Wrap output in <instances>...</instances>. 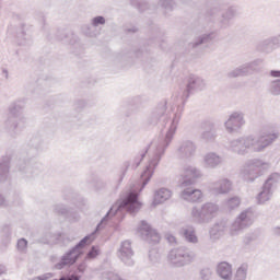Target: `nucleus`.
Masks as SVG:
<instances>
[{"mask_svg": "<svg viewBox=\"0 0 280 280\" xmlns=\"http://www.w3.org/2000/svg\"><path fill=\"white\" fill-rule=\"evenodd\" d=\"M174 135L176 131H166L165 137L158 139L153 142L154 151L149 156L148 165L140 175L139 182L132 184L126 196L118 200L107 213L102 218L96 229L91 234L84 236L80 243H77L73 247L68 249L61 257L60 260L55 265L56 270H65V268H71L74 264H78V259L84 255V248L89 244H93L95 241V233L102 231L109 220H113L119 211H128V213H137L141 209V202L139 201V192L145 189V186L150 183L152 176H154V171L159 167L161 159L165 156L167 148L174 141Z\"/></svg>", "mask_w": 280, "mask_h": 280, "instance_id": "f257e3e1", "label": "nucleus"}, {"mask_svg": "<svg viewBox=\"0 0 280 280\" xmlns=\"http://www.w3.org/2000/svg\"><path fill=\"white\" fill-rule=\"evenodd\" d=\"M277 139H279V132L264 129L260 133H250L230 140L228 150L238 156H246L249 152H264Z\"/></svg>", "mask_w": 280, "mask_h": 280, "instance_id": "f03ea898", "label": "nucleus"}, {"mask_svg": "<svg viewBox=\"0 0 280 280\" xmlns=\"http://www.w3.org/2000/svg\"><path fill=\"white\" fill-rule=\"evenodd\" d=\"M25 108V98L15 101L9 106V117L4 121V130L11 137H16L27 126V119L23 116Z\"/></svg>", "mask_w": 280, "mask_h": 280, "instance_id": "7ed1b4c3", "label": "nucleus"}, {"mask_svg": "<svg viewBox=\"0 0 280 280\" xmlns=\"http://www.w3.org/2000/svg\"><path fill=\"white\" fill-rule=\"evenodd\" d=\"M270 170V163L261 159H250L241 168V176L246 183H255Z\"/></svg>", "mask_w": 280, "mask_h": 280, "instance_id": "20e7f679", "label": "nucleus"}, {"mask_svg": "<svg viewBox=\"0 0 280 280\" xmlns=\"http://www.w3.org/2000/svg\"><path fill=\"white\" fill-rule=\"evenodd\" d=\"M218 205L213 202L203 203L200 208L192 207L190 215L196 224H209L219 211Z\"/></svg>", "mask_w": 280, "mask_h": 280, "instance_id": "39448f33", "label": "nucleus"}, {"mask_svg": "<svg viewBox=\"0 0 280 280\" xmlns=\"http://www.w3.org/2000/svg\"><path fill=\"white\" fill-rule=\"evenodd\" d=\"M168 261L175 268H183V266H189L196 258V254L187 247H177L171 249L168 253Z\"/></svg>", "mask_w": 280, "mask_h": 280, "instance_id": "423d86ee", "label": "nucleus"}, {"mask_svg": "<svg viewBox=\"0 0 280 280\" xmlns=\"http://www.w3.org/2000/svg\"><path fill=\"white\" fill-rule=\"evenodd\" d=\"M280 182L279 173H271L268 178L265 180L260 192L257 195L256 200L257 205H266L270 198H272V194H275V187Z\"/></svg>", "mask_w": 280, "mask_h": 280, "instance_id": "0eeeda50", "label": "nucleus"}, {"mask_svg": "<svg viewBox=\"0 0 280 280\" xmlns=\"http://www.w3.org/2000/svg\"><path fill=\"white\" fill-rule=\"evenodd\" d=\"M170 119V110H167V100L160 101L150 112L147 122L149 126H159L161 121L165 124Z\"/></svg>", "mask_w": 280, "mask_h": 280, "instance_id": "6e6552de", "label": "nucleus"}, {"mask_svg": "<svg viewBox=\"0 0 280 280\" xmlns=\"http://www.w3.org/2000/svg\"><path fill=\"white\" fill-rule=\"evenodd\" d=\"M255 222V210L253 208H247L242 211L234 222L231 225L232 233H237V231H244V229H248V226H253Z\"/></svg>", "mask_w": 280, "mask_h": 280, "instance_id": "1a4fd4ad", "label": "nucleus"}, {"mask_svg": "<svg viewBox=\"0 0 280 280\" xmlns=\"http://www.w3.org/2000/svg\"><path fill=\"white\" fill-rule=\"evenodd\" d=\"M207 83L205 79L200 78L196 74H189L186 78V92L184 93V97L188 100L191 93H198V91H205Z\"/></svg>", "mask_w": 280, "mask_h": 280, "instance_id": "9d476101", "label": "nucleus"}, {"mask_svg": "<svg viewBox=\"0 0 280 280\" xmlns=\"http://www.w3.org/2000/svg\"><path fill=\"white\" fill-rule=\"evenodd\" d=\"M138 233L141 240H144L148 244H159L161 242V234L156 230H153L147 221H141Z\"/></svg>", "mask_w": 280, "mask_h": 280, "instance_id": "9b49d317", "label": "nucleus"}, {"mask_svg": "<svg viewBox=\"0 0 280 280\" xmlns=\"http://www.w3.org/2000/svg\"><path fill=\"white\" fill-rule=\"evenodd\" d=\"M196 152H198V147L191 140H183L177 147V155L186 161L194 159Z\"/></svg>", "mask_w": 280, "mask_h": 280, "instance_id": "f8f14e48", "label": "nucleus"}, {"mask_svg": "<svg viewBox=\"0 0 280 280\" xmlns=\"http://www.w3.org/2000/svg\"><path fill=\"white\" fill-rule=\"evenodd\" d=\"M118 257L125 266H135V252L132 250V244L130 241H124L118 249Z\"/></svg>", "mask_w": 280, "mask_h": 280, "instance_id": "ddd939ff", "label": "nucleus"}, {"mask_svg": "<svg viewBox=\"0 0 280 280\" xmlns=\"http://www.w3.org/2000/svg\"><path fill=\"white\" fill-rule=\"evenodd\" d=\"M52 212L57 215H62V218H66L69 222H78V220H80V213L62 202L55 203L52 206Z\"/></svg>", "mask_w": 280, "mask_h": 280, "instance_id": "4468645a", "label": "nucleus"}, {"mask_svg": "<svg viewBox=\"0 0 280 280\" xmlns=\"http://www.w3.org/2000/svg\"><path fill=\"white\" fill-rule=\"evenodd\" d=\"M246 121L244 120V113L234 112L230 115L228 121L224 122L225 129L228 132L233 133L237 132Z\"/></svg>", "mask_w": 280, "mask_h": 280, "instance_id": "2eb2a0df", "label": "nucleus"}, {"mask_svg": "<svg viewBox=\"0 0 280 280\" xmlns=\"http://www.w3.org/2000/svg\"><path fill=\"white\" fill-rule=\"evenodd\" d=\"M209 189L213 196H224L233 189V183L229 178H221L210 184Z\"/></svg>", "mask_w": 280, "mask_h": 280, "instance_id": "dca6fc26", "label": "nucleus"}, {"mask_svg": "<svg viewBox=\"0 0 280 280\" xmlns=\"http://www.w3.org/2000/svg\"><path fill=\"white\" fill-rule=\"evenodd\" d=\"M18 172H20L22 178H36L40 174V170L37 165H31L25 161H20L18 163Z\"/></svg>", "mask_w": 280, "mask_h": 280, "instance_id": "f3484780", "label": "nucleus"}, {"mask_svg": "<svg viewBox=\"0 0 280 280\" xmlns=\"http://www.w3.org/2000/svg\"><path fill=\"white\" fill-rule=\"evenodd\" d=\"M202 176V172L198 170L196 166H186L184 168V182L182 183V187H189V185H194L196 183V178H200Z\"/></svg>", "mask_w": 280, "mask_h": 280, "instance_id": "a211bd4d", "label": "nucleus"}, {"mask_svg": "<svg viewBox=\"0 0 280 280\" xmlns=\"http://www.w3.org/2000/svg\"><path fill=\"white\" fill-rule=\"evenodd\" d=\"M222 163L224 159L215 152H208L203 156V165L207 170H218Z\"/></svg>", "mask_w": 280, "mask_h": 280, "instance_id": "6ab92c4d", "label": "nucleus"}, {"mask_svg": "<svg viewBox=\"0 0 280 280\" xmlns=\"http://www.w3.org/2000/svg\"><path fill=\"white\" fill-rule=\"evenodd\" d=\"M179 235H182V237H184V240L188 244H198V234H196V226L191 224H187L180 228Z\"/></svg>", "mask_w": 280, "mask_h": 280, "instance_id": "aec40b11", "label": "nucleus"}, {"mask_svg": "<svg viewBox=\"0 0 280 280\" xmlns=\"http://www.w3.org/2000/svg\"><path fill=\"white\" fill-rule=\"evenodd\" d=\"M217 275L222 280H233V265L226 261H221L215 268Z\"/></svg>", "mask_w": 280, "mask_h": 280, "instance_id": "412c9836", "label": "nucleus"}, {"mask_svg": "<svg viewBox=\"0 0 280 280\" xmlns=\"http://www.w3.org/2000/svg\"><path fill=\"white\" fill-rule=\"evenodd\" d=\"M180 199L186 200V202H200L202 200V190L186 188L180 192Z\"/></svg>", "mask_w": 280, "mask_h": 280, "instance_id": "4be33fe9", "label": "nucleus"}, {"mask_svg": "<svg viewBox=\"0 0 280 280\" xmlns=\"http://www.w3.org/2000/svg\"><path fill=\"white\" fill-rule=\"evenodd\" d=\"M66 242H71L66 233L46 232L43 238L44 244H65Z\"/></svg>", "mask_w": 280, "mask_h": 280, "instance_id": "5701e85b", "label": "nucleus"}, {"mask_svg": "<svg viewBox=\"0 0 280 280\" xmlns=\"http://www.w3.org/2000/svg\"><path fill=\"white\" fill-rule=\"evenodd\" d=\"M275 49H279L277 40L275 36L268 37L257 45V51H261L262 54H272Z\"/></svg>", "mask_w": 280, "mask_h": 280, "instance_id": "b1692460", "label": "nucleus"}, {"mask_svg": "<svg viewBox=\"0 0 280 280\" xmlns=\"http://www.w3.org/2000/svg\"><path fill=\"white\" fill-rule=\"evenodd\" d=\"M63 200L66 202H70V205H74V207H78L79 209H82V207H86V199L80 195H78L74 191H68L63 195Z\"/></svg>", "mask_w": 280, "mask_h": 280, "instance_id": "393cba45", "label": "nucleus"}, {"mask_svg": "<svg viewBox=\"0 0 280 280\" xmlns=\"http://www.w3.org/2000/svg\"><path fill=\"white\" fill-rule=\"evenodd\" d=\"M150 98L145 94L136 95L127 98V105L133 108L135 110H139V108H143L144 104H148Z\"/></svg>", "mask_w": 280, "mask_h": 280, "instance_id": "a878e982", "label": "nucleus"}, {"mask_svg": "<svg viewBox=\"0 0 280 280\" xmlns=\"http://www.w3.org/2000/svg\"><path fill=\"white\" fill-rule=\"evenodd\" d=\"M235 14H237V10L233 7L229 8L224 13H222V18L220 21L221 30H226L231 27V21L235 19Z\"/></svg>", "mask_w": 280, "mask_h": 280, "instance_id": "bb28decb", "label": "nucleus"}, {"mask_svg": "<svg viewBox=\"0 0 280 280\" xmlns=\"http://www.w3.org/2000/svg\"><path fill=\"white\" fill-rule=\"evenodd\" d=\"M32 43V35L25 31V25H22L18 33V45H20V47H30Z\"/></svg>", "mask_w": 280, "mask_h": 280, "instance_id": "cd10ccee", "label": "nucleus"}, {"mask_svg": "<svg viewBox=\"0 0 280 280\" xmlns=\"http://www.w3.org/2000/svg\"><path fill=\"white\" fill-rule=\"evenodd\" d=\"M172 198V190L167 188H160L154 192L153 205H162Z\"/></svg>", "mask_w": 280, "mask_h": 280, "instance_id": "c85d7f7f", "label": "nucleus"}, {"mask_svg": "<svg viewBox=\"0 0 280 280\" xmlns=\"http://www.w3.org/2000/svg\"><path fill=\"white\" fill-rule=\"evenodd\" d=\"M10 176V158L3 156L0 160V183H5Z\"/></svg>", "mask_w": 280, "mask_h": 280, "instance_id": "c756f323", "label": "nucleus"}, {"mask_svg": "<svg viewBox=\"0 0 280 280\" xmlns=\"http://www.w3.org/2000/svg\"><path fill=\"white\" fill-rule=\"evenodd\" d=\"M225 229L224 223H215L209 231L211 240H220L224 235Z\"/></svg>", "mask_w": 280, "mask_h": 280, "instance_id": "7c9ffc66", "label": "nucleus"}, {"mask_svg": "<svg viewBox=\"0 0 280 280\" xmlns=\"http://www.w3.org/2000/svg\"><path fill=\"white\" fill-rule=\"evenodd\" d=\"M58 40L67 45H75L78 43V35H74L71 31H62L61 35H58Z\"/></svg>", "mask_w": 280, "mask_h": 280, "instance_id": "2f4dec72", "label": "nucleus"}, {"mask_svg": "<svg viewBox=\"0 0 280 280\" xmlns=\"http://www.w3.org/2000/svg\"><path fill=\"white\" fill-rule=\"evenodd\" d=\"M248 279V264H242L234 275L232 273V280H246Z\"/></svg>", "mask_w": 280, "mask_h": 280, "instance_id": "473e14b6", "label": "nucleus"}, {"mask_svg": "<svg viewBox=\"0 0 280 280\" xmlns=\"http://www.w3.org/2000/svg\"><path fill=\"white\" fill-rule=\"evenodd\" d=\"M88 183H92L95 191H103V189L108 187V183L106 180L95 176H90Z\"/></svg>", "mask_w": 280, "mask_h": 280, "instance_id": "72a5a7b5", "label": "nucleus"}, {"mask_svg": "<svg viewBox=\"0 0 280 280\" xmlns=\"http://www.w3.org/2000/svg\"><path fill=\"white\" fill-rule=\"evenodd\" d=\"M209 128H210L209 130H206L201 133V139L206 143H213L218 135L215 133V130H213V124H210Z\"/></svg>", "mask_w": 280, "mask_h": 280, "instance_id": "f704fd0d", "label": "nucleus"}, {"mask_svg": "<svg viewBox=\"0 0 280 280\" xmlns=\"http://www.w3.org/2000/svg\"><path fill=\"white\" fill-rule=\"evenodd\" d=\"M215 38V33H208L199 36L194 43L192 47H198L200 45H207V43H211Z\"/></svg>", "mask_w": 280, "mask_h": 280, "instance_id": "c9c22d12", "label": "nucleus"}, {"mask_svg": "<svg viewBox=\"0 0 280 280\" xmlns=\"http://www.w3.org/2000/svg\"><path fill=\"white\" fill-rule=\"evenodd\" d=\"M243 65L245 67V70L247 71V75H249V73H253V71H258L259 70V67L261 65H264V60L256 59L254 61L246 62V63H243Z\"/></svg>", "mask_w": 280, "mask_h": 280, "instance_id": "e433bc0d", "label": "nucleus"}, {"mask_svg": "<svg viewBox=\"0 0 280 280\" xmlns=\"http://www.w3.org/2000/svg\"><path fill=\"white\" fill-rule=\"evenodd\" d=\"M245 75H248V72L246 71V67L244 65L233 69L228 73V78H244Z\"/></svg>", "mask_w": 280, "mask_h": 280, "instance_id": "4c0bfd02", "label": "nucleus"}, {"mask_svg": "<svg viewBox=\"0 0 280 280\" xmlns=\"http://www.w3.org/2000/svg\"><path fill=\"white\" fill-rule=\"evenodd\" d=\"M240 205H242V199H240V197H231L225 202V207H228L230 211H233V209H237Z\"/></svg>", "mask_w": 280, "mask_h": 280, "instance_id": "58836bf2", "label": "nucleus"}, {"mask_svg": "<svg viewBox=\"0 0 280 280\" xmlns=\"http://www.w3.org/2000/svg\"><path fill=\"white\" fill-rule=\"evenodd\" d=\"M213 279V269L205 267L199 271V280H211Z\"/></svg>", "mask_w": 280, "mask_h": 280, "instance_id": "ea45409f", "label": "nucleus"}, {"mask_svg": "<svg viewBox=\"0 0 280 280\" xmlns=\"http://www.w3.org/2000/svg\"><path fill=\"white\" fill-rule=\"evenodd\" d=\"M269 93L271 95H280V79L270 82Z\"/></svg>", "mask_w": 280, "mask_h": 280, "instance_id": "a19ab883", "label": "nucleus"}, {"mask_svg": "<svg viewBox=\"0 0 280 280\" xmlns=\"http://www.w3.org/2000/svg\"><path fill=\"white\" fill-rule=\"evenodd\" d=\"M44 143L45 141H43V138L40 137H33L30 140V145H32V148H34L35 150H42Z\"/></svg>", "mask_w": 280, "mask_h": 280, "instance_id": "79ce46f5", "label": "nucleus"}, {"mask_svg": "<svg viewBox=\"0 0 280 280\" xmlns=\"http://www.w3.org/2000/svg\"><path fill=\"white\" fill-rule=\"evenodd\" d=\"M27 244L28 242L25 238L18 240L16 248L22 255H25V253H27Z\"/></svg>", "mask_w": 280, "mask_h": 280, "instance_id": "37998d69", "label": "nucleus"}, {"mask_svg": "<svg viewBox=\"0 0 280 280\" xmlns=\"http://www.w3.org/2000/svg\"><path fill=\"white\" fill-rule=\"evenodd\" d=\"M91 25L92 27H100V25H106V18L97 15L92 19Z\"/></svg>", "mask_w": 280, "mask_h": 280, "instance_id": "c03bdc74", "label": "nucleus"}, {"mask_svg": "<svg viewBox=\"0 0 280 280\" xmlns=\"http://www.w3.org/2000/svg\"><path fill=\"white\" fill-rule=\"evenodd\" d=\"M148 154V148L143 149L138 156L135 158L133 160V165L135 167H139V165H141V161H143V159H145V155Z\"/></svg>", "mask_w": 280, "mask_h": 280, "instance_id": "a18cd8bd", "label": "nucleus"}, {"mask_svg": "<svg viewBox=\"0 0 280 280\" xmlns=\"http://www.w3.org/2000/svg\"><path fill=\"white\" fill-rule=\"evenodd\" d=\"M94 26H91L89 24L82 26V32L85 34V36H90V38H93L97 36V33H95V30H93Z\"/></svg>", "mask_w": 280, "mask_h": 280, "instance_id": "49530a36", "label": "nucleus"}, {"mask_svg": "<svg viewBox=\"0 0 280 280\" xmlns=\"http://www.w3.org/2000/svg\"><path fill=\"white\" fill-rule=\"evenodd\" d=\"M159 4L161 8H164V10H174L176 2H174V0H160Z\"/></svg>", "mask_w": 280, "mask_h": 280, "instance_id": "de8ad7c7", "label": "nucleus"}, {"mask_svg": "<svg viewBox=\"0 0 280 280\" xmlns=\"http://www.w3.org/2000/svg\"><path fill=\"white\" fill-rule=\"evenodd\" d=\"M97 255H100V248H97V246H92L85 256V261H88V259H95Z\"/></svg>", "mask_w": 280, "mask_h": 280, "instance_id": "09e8293b", "label": "nucleus"}, {"mask_svg": "<svg viewBox=\"0 0 280 280\" xmlns=\"http://www.w3.org/2000/svg\"><path fill=\"white\" fill-rule=\"evenodd\" d=\"M257 240V235L255 233H248L243 237V243L245 246H248L249 244H253Z\"/></svg>", "mask_w": 280, "mask_h": 280, "instance_id": "8fccbe9b", "label": "nucleus"}, {"mask_svg": "<svg viewBox=\"0 0 280 280\" xmlns=\"http://www.w3.org/2000/svg\"><path fill=\"white\" fill-rule=\"evenodd\" d=\"M130 3L133 5V8H137L139 12H143V10H145L147 4L141 0H130Z\"/></svg>", "mask_w": 280, "mask_h": 280, "instance_id": "3c124183", "label": "nucleus"}, {"mask_svg": "<svg viewBox=\"0 0 280 280\" xmlns=\"http://www.w3.org/2000/svg\"><path fill=\"white\" fill-rule=\"evenodd\" d=\"M128 167H130V162H125L124 167L120 171V176H119L118 183H121V180H124V177L126 176V173L128 172Z\"/></svg>", "mask_w": 280, "mask_h": 280, "instance_id": "603ef678", "label": "nucleus"}, {"mask_svg": "<svg viewBox=\"0 0 280 280\" xmlns=\"http://www.w3.org/2000/svg\"><path fill=\"white\" fill-rule=\"evenodd\" d=\"M3 231H4V240H2V244H4V246H8V244H10V228L4 226Z\"/></svg>", "mask_w": 280, "mask_h": 280, "instance_id": "864d4df0", "label": "nucleus"}, {"mask_svg": "<svg viewBox=\"0 0 280 280\" xmlns=\"http://www.w3.org/2000/svg\"><path fill=\"white\" fill-rule=\"evenodd\" d=\"M86 106V102L84 100H79L74 103L75 110H82Z\"/></svg>", "mask_w": 280, "mask_h": 280, "instance_id": "5fc2aeb1", "label": "nucleus"}, {"mask_svg": "<svg viewBox=\"0 0 280 280\" xmlns=\"http://www.w3.org/2000/svg\"><path fill=\"white\" fill-rule=\"evenodd\" d=\"M218 12V9H211L207 15H206V19L208 21H213V16H215V13Z\"/></svg>", "mask_w": 280, "mask_h": 280, "instance_id": "6e6d98bb", "label": "nucleus"}, {"mask_svg": "<svg viewBox=\"0 0 280 280\" xmlns=\"http://www.w3.org/2000/svg\"><path fill=\"white\" fill-rule=\"evenodd\" d=\"M0 75H1L2 78H4V80H9V79H10V72H8V69H5V68H2V69H1Z\"/></svg>", "mask_w": 280, "mask_h": 280, "instance_id": "4d7b16f0", "label": "nucleus"}, {"mask_svg": "<svg viewBox=\"0 0 280 280\" xmlns=\"http://www.w3.org/2000/svg\"><path fill=\"white\" fill-rule=\"evenodd\" d=\"M51 277H54V275H51V273H44L42 276H38L37 279L38 280H48V279H51Z\"/></svg>", "mask_w": 280, "mask_h": 280, "instance_id": "13d9d810", "label": "nucleus"}, {"mask_svg": "<svg viewBox=\"0 0 280 280\" xmlns=\"http://www.w3.org/2000/svg\"><path fill=\"white\" fill-rule=\"evenodd\" d=\"M1 207H8V200H5V197L0 194V209Z\"/></svg>", "mask_w": 280, "mask_h": 280, "instance_id": "bf43d9fd", "label": "nucleus"}, {"mask_svg": "<svg viewBox=\"0 0 280 280\" xmlns=\"http://www.w3.org/2000/svg\"><path fill=\"white\" fill-rule=\"evenodd\" d=\"M155 43H159L161 49H165V47L163 45H165V39L158 37L155 38Z\"/></svg>", "mask_w": 280, "mask_h": 280, "instance_id": "052dcab7", "label": "nucleus"}, {"mask_svg": "<svg viewBox=\"0 0 280 280\" xmlns=\"http://www.w3.org/2000/svg\"><path fill=\"white\" fill-rule=\"evenodd\" d=\"M270 75L271 78H280V70H271Z\"/></svg>", "mask_w": 280, "mask_h": 280, "instance_id": "680f3d73", "label": "nucleus"}, {"mask_svg": "<svg viewBox=\"0 0 280 280\" xmlns=\"http://www.w3.org/2000/svg\"><path fill=\"white\" fill-rule=\"evenodd\" d=\"M78 270L80 272H84L86 270V262H81L79 266H78Z\"/></svg>", "mask_w": 280, "mask_h": 280, "instance_id": "e2e57ef3", "label": "nucleus"}, {"mask_svg": "<svg viewBox=\"0 0 280 280\" xmlns=\"http://www.w3.org/2000/svg\"><path fill=\"white\" fill-rule=\"evenodd\" d=\"M8 272V268L4 265H0V277H2V275H5Z\"/></svg>", "mask_w": 280, "mask_h": 280, "instance_id": "0e129e2a", "label": "nucleus"}, {"mask_svg": "<svg viewBox=\"0 0 280 280\" xmlns=\"http://www.w3.org/2000/svg\"><path fill=\"white\" fill-rule=\"evenodd\" d=\"M126 32H127L128 34H130V33L135 34L136 32H138V28H137L136 26H132V27H130V28H127Z\"/></svg>", "mask_w": 280, "mask_h": 280, "instance_id": "69168bd1", "label": "nucleus"}, {"mask_svg": "<svg viewBox=\"0 0 280 280\" xmlns=\"http://www.w3.org/2000/svg\"><path fill=\"white\" fill-rule=\"evenodd\" d=\"M272 233H273V235H280V226H275L272 229Z\"/></svg>", "mask_w": 280, "mask_h": 280, "instance_id": "338daca9", "label": "nucleus"}, {"mask_svg": "<svg viewBox=\"0 0 280 280\" xmlns=\"http://www.w3.org/2000/svg\"><path fill=\"white\" fill-rule=\"evenodd\" d=\"M276 44L278 45V48L280 47V34L273 36Z\"/></svg>", "mask_w": 280, "mask_h": 280, "instance_id": "774afa93", "label": "nucleus"}]
</instances>
